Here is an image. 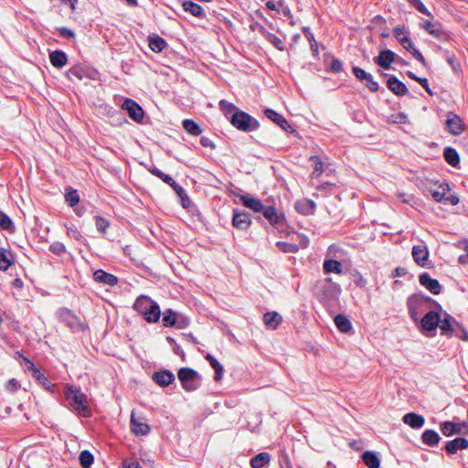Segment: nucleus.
I'll return each mask as SVG.
<instances>
[{
  "mask_svg": "<svg viewBox=\"0 0 468 468\" xmlns=\"http://www.w3.org/2000/svg\"><path fill=\"white\" fill-rule=\"evenodd\" d=\"M95 225H96L97 230L102 234L106 233L107 229L110 226L109 221L101 216L95 217Z\"/></svg>",
  "mask_w": 468,
  "mask_h": 468,
  "instance_id": "3c124183",
  "label": "nucleus"
},
{
  "mask_svg": "<svg viewBox=\"0 0 468 468\" xmlns=\"http://www.w3.org/2000/svg\"><path fill=\"white\" fill-rule=\"evenodd\" d=\"M355 77L363 83L370 91L376 92L379 89V85L374 80L372 74L365 71L363 69L355 66L352 69Z\"/></svg>",
  "mask_w": 468,
  "mask_h": 468,
  "instance_id": "39448f33",
  "label": "nucleus"
},
{
  "mask_svg": "<svg viewBox=\"0 0 468 468\" xmlns=\"http://www.w3.org/2000/svg\"><path fill=\"white\" fill-rule=\"evenodd\" d=\"M282 321V317L277 312H268L263 315L264 324L270 329H276Z\"/></svg>",
  "mask_w": 468,
  "mask_h": 468,
  "instance_id": "bb28decb",
  "label": "nucleus"
},
{
  "mask_svg": "<svg viewBox=\"0 0 468 468\" xmlns=\"http://www.w3.org/2000/svg\"><path fill=\"white\" fill-rule=\"evenodd\" d=\"M276 247L282 252L285 253H295L299 250V246L293 243L278 241Z\"/></svg>",
  "mask_w": 468,
  "mask_h": 468,
  "instance_id": "49530a36",
  "label": "nucleus"
},
{
  "mask_svg": "<svg viewBox=\"0 0 468 468\" xmlns=\"http://www.w3.org/2000/svg\"><path fill=\"white\" fill-rule=\"evenodd\" d=\"M49 250L54 254L60 255L66 252V247L63 243L56 241L49 246Z\"/></svg>",
  "mask_w": 468,
  "mask_h": 468,
  "instance_id": "4d7b16f0",
  "label": "nucleus"
},
{
  "mask_svg": "<svg viewBox=\"0 0 468 468\" xmlns=\"http://www.w3.org/2000/svg\"><path fill=\"white\" fill-rule=\"evenodd\" d=\"M232 224L235 228L245 230L249 229L251 224L250 216L247 212H235L232 218Z\"/></svg>",
  "mask_w": 468,
  "mask_h": 468,
  "instance_id": "f3484780",
  "label": "nucleus"
},
{
  "mask_svg": "<svg viewBox=\"0 0 468 468\" xmlns=\"http://www.w3.org/2000/svg\"><path fill=\"white\" fill-rule=\"evenodd\" d=\"M468 447V440L465 438H456L448 441L445 445V450L449 453H455L459 449H466Z\"/></svg>",
  "mask_w": 468,
  "mask_h": 468,
  "instance_id": "a878e982",
  "label": "nucleus"
},
{
  "mask_svg": "<svg viewBox=\"0 0 468 468\" xmlns=\"http://www.w3.org/2000/svg\"><path fill=\"white\" fill-rule=\"evenodd\" d=\"M362 460L367 468H378L380 465V460L378 455L370 451H367L363 453Z\"/></svg>",
  "mask_w": 468,
  "mask_h": 468,
  "instance_id": "72a5a7b5",
  "label": "nucleus"
},
{
  "mask_svg": "<svg viewBox=\"0 0 468 468\" xmlns=\"http://www.w3.org/2000/svg\"><path fill=\"white\" fill-rule=\"evenodd\" d=\"M152 303L153 300L151 298L144 295H141L134 302L133 308L141 314H144Z\"/></svg>",
  "mask_w": 468,
  "mask_h": 468,
  "instance_id": "58836bf2",
  "label": "nucleus"
},
{
  "mask_svg": "<svg viewBox=\"0 0 468 468\" xmlns=\"http://www.w3.org/2000/svg\"><path fill=\"white\" fill-rule=\"evenodd\" d=\"M456 324L458 323L452 316L445 314L442 319L440 317V324L438 326L441 330V335L451 336L456 329Z\"/></svg>",
  "mask_w": 468,
  "mask_h": 468,
  "instance_id": "2eb2a0df",
  "label": "nucleus"
},
{
  "mask_svg": "<svg viewBox=\"0 0 468 468\" xmlns=\"http://www.w3.org/2000/svg\"><path fill=\"white\" fill-rule=\"evenodd\" d=\"M310 160L312 162H314V165L313 175L315 177H318L324 171L323 162L321 161V159L318 156H311Z\"/></svg>",
  "mask_w": 468,
  "mask_h": 468,
  "instance_id": "603ef678",
  "label": "nucleus"
},
{
  "mask_svg": "<svg viewBox=\"0 0 468 468\" xmlns=\"http://www.w3.org/2000/svg\"><path fill=\"white\" fill-rule=\"evenodd\" d=\"M406 50H408L410 53L413 54V50H418L415 48L414 43L412 42L411 38H406L404 39L403 43L400 44Z\"/></svg>",
  "mask_w": 468,
  "mask_h": 468,
  "instance_id": "052dcab7",
  "label": "nucleus"
},
{
  "mask_svg": "<svg viewBox=\"0 0 468 468\" xmlns=\"http://www.w3.org/2000/svg\"><path fill=\"white\" fill-rule=\"evenodd\" d=\"M177 377L181 382L183 388L186 391L196 390L200 383L198 373L189 367H182L178 370Z\"/></svg>",
  "mask_w": 468,
  "mask_h": 468,
  "instance_id": "20e7f679",
  "label": "nucleus"
},
{
  "mask_svg": "<svg viewBox=\"0 0 468 468\" xmlns=\"http://www.w3.org/2000/svg\"><path fill=\"white\" fill-rule=\"evenodd\" d=\"M183 127L189 134L194 136H197L202 133L200 126L193 120H185L183 122Z\"/></svg>",
  "mask_w": 468,
  "mask_h": 468,
  "instance_id": "a19ab883",
  "label": "nucleus"
},
{
  "mask_svg": "<svg viewBox=\"0 0 468 468\" xmlns=\"http://www.w3.org/2000/svg\"><path fill=\"white\" fill-rule=\"evenodd\" d=\"M239 199L243 206L253 210L254 212H261L264 208V205L258 198L250 197L248 195H241Z\"/></svg>",
  "mask_w": 468,
  "mask_h": 468,
  "instance_id": "b1692460",
  "label": "nucleus"
},
{
  "mask_svg": "<svg viewBox=\"0 0 468 468\" xmlns=\"http://www.w3.org/2000/svg\"><path fill=\"white\" fill-rule=\"evenodd\" d=\"M131 430L136 436H144L150 432V426L135 418L134 411L131 414Z\"/></svg>",
  "mask_w": 468,
  "mask_h": 468,
  "instance_id": "dca6fc26",
  "label": "nucleus"
},
{
  "mask_svg": "<svg viewBox=\"0 0 468 468\" xmlns=\"http://www.w3.org/2000/svg\"><path fill=\"white\" fill-rule=\"evenodd\" d=\"M264 113H265V116L271 120L273 122H275L276 124H278L282 130H284L285 132H293V129L292 127L291 126V124L286 121L285 118H283V116H282L280 113H278L277 112H275L274 110H271V109H266L264 111Z\"/></svg>",
  "mask_w": 468,
  "mask_h": 468,
  "instance_id": "f8f14e48",
  "label": "nucleus"
},
{
  "mask_svg": "<svg viewBox=\"0 0 468 468\" xmlns=\"http://www.w3.org/2000/svg\"><path fill=\"white\" fill-rule=\"evenodd\" d=\"M149 171L152 175L157 176L158 178H160L163 182H165L166 184L171 183L170 181L173 182V178L169 175L163 173L161 170H159L156 167L150 168Z\"/></svg>",
  "mask_w": 468,
  "mask_h": 468,
  "instance_id": "5fc2aeb1",
  "label": "nucleus"
},
{
  "mask_svg": "<svg viewBox=\"0 0 468 468\" xmlns=\"http://www.w3.org/2000/svg\"><path fill=\"white\" fill-rule=\"evenodd\" d=\"M153 380L161 387H167L175 380V376L169 370H162L154 373Z\"/></svg>",
  "mask_w": 468,
  "mask_h": 468,
  "instance_id": "aec40b11",
  "label": "nucleus"
},
{
  "mask_svg": "<svg viewBox=\"0 0 468 468\" xmlns=\"http://www.w3.org/2000/svg\"><path fill=\"white\" fill-rule=\"evenodd\" d=\"M453 335L464 341L468 340V333L465 331V329L458 323L456 324V329L453 332Z\"/></svg>",
  "mask_w": 468,
  "mask_h": 468,
  "instance_id": "bf43d9fd",
  "label": "nucleus"
},
{
  "mask_svg": "<svg viewBox=\"0 0 468 468\" xmlns=\"http://www.w3.org/2000/svg\"><path fill=\"white\" fill-rule=\"evenodd\" d=\"M143 316L148 323L158 322L161 316V311L158 303L153 301Z\"/></svg>",
  "mask_w": 468,
  "mask_h": 468,
  "instance_id": "393cba45",
  "label": "nucleus"
},
{
  "mask_svg": "<svg viewBox=\"0 0 468 468\" xmlns=\"http://www.w3.org/2000/svg\"><path fill=\"white\" fill-rule=\"evenodd\" d=\"M18 388H19V383L15 378L10 379L6 383V388L9 391L15 392L18 389Z\"/></svg>",
  "mask_w": 468,
  "mask_h": 468,
  "instance_id": "69168bd1",
  "label": "nucleus"
},
{
  "mask_svg": "<svg viewBox=\"0 0 468 468\" xmlns=\"http://www.w3.org/2000/svg\"><path fill=\"white\" fill-rule=\"evenodd\" d=\"M270 40L279 50L284 49L283 42L276 36L271 35Z\"/></svg>",
  "mask_w": 468,
  "mask_h": 468,
  "instance_id": "e2e57ef3",
  "label": "nucleus"
},
{
  "mask_svg": "<svg viewBox=\"0 0 468 468\" xmlns=\"http://www.w3.org/2000/svg\"><path fill=\"white\" fill-rule=\"evenodd\" d=\"M12 253L4 248H0V271H6L13 263Z\"/></svg>",
  "mask_w": 468,
  "mask_h": 468,
  "instance_id": "f704fd0d",
  "label": "nucleus"
},
{
  "mask_svg": "<svg viewBox=\"0 0 468 468\" xmlns=\"http://www.w3.org/2000/svg\"><path fill=\"white\" fill-rule=\"evenodd\" d=\"M219 108L229 119L233 114V112L239 111V109L234 104L229 102L226 100H221L219 101Z\"/></svg>",
  "mask_w": 468,
  "mask_h": 468,
  "instance_id": "a18cd8bd",
  "label": "nucleus"
},
{
  "mask_svg": "<svg viewBox=\"0 0 468 468\" xmlns=\"http://www.w3.org/2000/svg\"><path fill=\"white\" fill-rule=\"evenodd\" d=\"M456 424V434H468V423L463 421Z\"/></svg>",
  "mask_w": 468,
  "mask_h": 468,
  "instance_id": "680f3d73",
  "label": "nucleus"
},
{
  "mask_svg": "<svg viewBox=\"0 0 468 468\" xmlns=\"http://www.w3.org/2000/svg\"><path fill=\"white\" fill-rule=\"evenodd\" d=\"M0 228L5 230L15 229L12 219L3 211L0 210Z\"/></svg>",
  "mask_w": 468,
  "mask_h": 468,
  "instance_id": "de8ad7c7",
  "label": "nucleus"
},
{
  "mask_svg": "<svg viewBox=\"0 0 468 468\" xmlns=\"http://www.w3.org/2000/svg\"><path fill=\"white\" fill-rule=\"evenodd\" d=\"M331 68L335 72H340L343 69L342 62L338 59H333L331 63Z\"/></svg>",
  "mask_w": 468,
  "mask_h": 468,
  "instance_id": "338daca9",
  "label": "nucleus"
},
{
  "mask_svg": "<svg viewBox=\"0 0 468 468\" xmlns=\"http://www.w3.org/2000/svg\"><path fill=\"white\" fill-rule=\"evenodd\" d=\"M60 319L71 329L76 330L81 327L80 319L69 310H64L60 313Z\"/></svg>",
  "mask_w": 468,
  "mask_h": 468,
  "instance_id": "412c9836",
  "label": "nucleus"
},
{
  "mask_svg": "<svg viewBox=\"0 0 468 468\" xmlns=\"http://www.w3.org/2000/svg\"><path fill=\"white\" fill-rule=\"evenodd\" d=\"M388 88L396 95L403 96L408 93L406 85L398 80L397 77L391 76L387 81Z\"/></svg>",
  "mask_w": 468,
  "mask_h": 468,
  "instance_id": "6ab92c4d",
  "label": "nucleus"
},
{
  "mask_svg": "<svg viewBox=\"0 0 468 468\" xmlns=\"http://www.w3.org/2000/svg\"><path fill=\"white\" fill-rule=\"evenodd\" d=\"M205 358L209 362L211 367L215 370L214 379L216 381L221 380L224 371L222 365L210 354H207Z\"/></svg>",
  "mask_w": 468,
  "mask_h": 468,
  "instance_id": "473e14b6",
  "label": "nucleus"
},
{
  "mask_svg": "<svg viewBox=\"0 0 468 468\" xmlns=\"http://www.w3.org/2000/svg\"><path fill=\"white\" fill-rule=\"evenodd\" d=\"M122 108L127 111L130 118L133 121L140 122L144 118V111L142 107L131 99H126L122 104Z\"/></svg>",
  "mask_w": 468,
  "mask_h": 468,
  "instance_id": "6e6552de",
  "label": "nucleus"
},
{
  "mask_svg": "<svg viewBox=\"0 0 468 468\" xmlns=\"http://www.w3.org/2000/svg\"><path fill=\"white\" fill-rule=\"evenodd\" d=\"M59 33L62 37H66V38H69V37H74V33L72 30L67 28V27H62L59 29Z\"/></svg>",
  "mask_w": 468,
  "mask_h": 468,
  "instance_id": "774afa93",
  "label": "nucleus"
},
{
  "mask_svg": "<svg viewBox=\"0 0 468 468\" xmlns=\"http://www.w3.org/2000/svg\"><path fill=\"white\" fill-rule=\"evenodd\" d=\"M403 422L413 429H420L425 423L423 416L414 412L407 413L403 416Z\"/></svg>",
  "mask_w": 468,
  "mask_h": 468,
  "instance_id": "4be33fe9",
  "label": "nucleus"
},
{
  "mask_svg": "<svg viewBox=\"0 0 468 468\" xmlns=\"http://www.w3.org/2000/svg\"><path fill=\"white\" fill-rule=\"evenodd\" d=\"M27 363L29 366L27 368L29 370H32V376L46 388L49 389L50 382L48 379L45 377L43 373L40 372L38 368H37L31 361L27 360Z\"/></svg>",
  "mask_w": 468,
  "mask_h": 468,
  "instance_id": "c756f323",
  "label": "nucleus"
},
{
  "mask_svg": "<svg viewBox=\"0 0 468 468\" xmlns=\"http://www.w3.org/2000/svg\"><path fill=\"white\" fill-rule=\"evenodd\" d=\"M323 270L325 274L332 272L340 274L343 271V267L340 261L329 259L324 261Z\"/></svg>",
  "mask_w": 468,
  "mask_h": 468,
  "instance_id": "c85d7f7f",
  "label": "nucleus"
},
{
  "mask_svg": "<svg viewBox=\"0 0 468 468\" xmlns=\"http://www.w3.org/2000/svg\"><path fill=\"white\" fill-rule=\"evenodd\" d=\"M335 324L342 333H349L352 330L351 322L343 314H337L335 317Z\"/></svg>",
  "mask_w": 468,
  "mask_h": 468,
  "instance_id": "e433bc0d",
  "label": "nucleus"
},
{
  "mask_svg": "<svg viewBox=\"0 0 468 468\" xmlns=\"http://www.w3.org/2000/svg\"><path fill=\"white\" fill-rule=\"evenodd\" d=\"M65 398L69 404L83 417H89L91 413L87 405V397L80 388L74 386H68L65 391Z\"/></svg>",
  "mask_w": 468,
  "mask_h": 468,
  "instance_id": "f257e3e1",
  "label": "nucleus"
},
{
  "mask_svg": "<svg viewBox=\"0 0 468 468\" xmlns=\"http://www.w3.org/2000/svg\"><path fill=\"white\" fill-rule=\"evenodd\" d=\"M450 191L447 185H441L436 189L431 191L432 197L438 202H447L449 197L446 196Z\"/></svg>",
  "mask_w": 468,
  "mask_h": 468,
  "instance_id": "4c0bfd02",
  "label": "nucleus"
},
{
  "mask_svg": "<svg viewBox=\"0 0 468 468\" xmlns=\"http://www.w3.org/2000/svg\"><path fill=\"white\" fill-rule=\"evenodd\" d=\"M93 279L99 283L110 286H114L118 283V278L115 275L108 273L101 269L94 271Z\"/></svg>",
  "mask_w": 468,
  "mask_h": 468,
  "instance_id": "a211bd4d",
  "label": "nucleus"
},
{
  "mask_svg": "<svg viewBox=\"0 0 468 468\" xmlns=\"http://www.w3.org/2000/svg\"><path fill=\"white\" fill-rule=\"evenodd\" d=\"M443 156L446 162L453 167L457 166L460 163L459 154L452 147H446L443 152Z\"/></svg>",
  "mask_w": 468,
  "mask_h": 468,
  "instance_id": "c9c22d12",
  "label": "nucleus"
},
{
  "mask_svg": "<svg viewBox=\"0 0 468 468\" xmlns=\"http://www.w3.org/2000/svg\"><path fill=\"white\" fill-rule=\"evenodd\" d=\"M412 258L420 267H425L429 259V250L423 244L414 245L412 248Z\"/></svg>",
  "mask_w": 468,
  "mask_h": 468,
  "instance_id": "1a4fd4ad",
  "label": "nucleus"
},
{
  "mask_svg": "<svg viewBox=\"0 0 468 468\" xmlns=\"http://www.w3.org/2000/svg\"><path fill=\"white\" fill-rule=\"evenodd\" d=\"M446 129L450 133L459 135L464 131V123L460 116L453 112H449L447 114Z\"/></svg>",
  "mask_w": 468,
  "mask_h": 468,
  "instance_id": "423d86ee",
  "label": "nucleus"
},
{
  "mask_svg": "<svg viewBox=\"0 0 468 468\" xmlns=\"http://www.w3.org/2000/svg\"><path fill=\"white\" fill-rule=\"evenodd\" d=\"M407 119L406 114L399 112L390 115L388 121L392 123H406Z\"/></svg>",
  "mask_w": 468,
  "mask_h": 468,
  "instance_id": "13d9d810",
  "label": "nucleus"
},
{
  "mask_svg": "<svg viewBox=\"0 0 468 468\" xmlns=\"http://www.w3.org/2000/svg\"><path fill=\"white\" fill-rule=\"evenodd\" d=\"M229 121L234 127L243 132L255 131L259 128L257 120L239 110L233 112Z\"/></svg>",
  "mask_w": 468,
  "mask_h": 468,
  "instance_id": "7ed1b4c3",
  "label": "nucleus"
},
{
  "mask_svg": "<svg viewBox=\"0 0 468 468\" xmlns=\"http://www.w3.org/2000/svg\"><path fill=\"white\" fill-rule=\"evenodd\" d=\"M166 46L164 38L154 36L149 37V48L154 52H161Z\"/></svg>",
  "mask_w": 468,
  "mask_h": 468,
  "instance_id": "ea45409f",
  "label": "nucleus"
},
{
  "mask_svg": "<svg viewBox=\"0 0 468 468\" xmlns=\"http://www.w3.org/2000/svg\"><path fill=\"white\" fill-rule=\"evenodd\" d=\"M80 463L82 468H89L93 463V455L87 450L82 451L79 456Z\"/></svg>",
  "mask_w": 468,
  "mask_h": 468,
  "instance_id": "37998d69",
  "label": "nucleus"
},
{
  "mask_svg": "<svg viewBox=\"0 0 468 468\" xmlns=\"http://www.w3.org/2000/svg\"><path fill=\"white\" fill-rule=\"evenodd\" d=\"M67 229V235L68 237L75 239V240H80L82 239L81 234L78 230L77 227L70 224V225H65Z\"/></svg>",
  "mask_w": 468,
  "mask_h": 468,
  "instance_id": "864d4df0",
  "label": "nucleus"
},
{
  "mask_svg": "<svg viewBox=\"0 0 468 468\" xmlns=\"http://www.w3.org/2000/svg\"><path fill=\"white\" fill-rule=\"evenodd\" d=\"M419 282L423 287H425L433 294H439L441 291V286L439 281L432 279L427 272L420 275Z\"/></svg>",
  "mask_w": 468,
  "mask_h": 468,
  "instance_id": "9d476101",
  "label": "nucleus"
},
{
  "mask_svg": "<svg viewBox=\"0 0 468 468\" xmlns=\"http://www.w3.org/2000/svg\"><path fill=\"white\" fill-rule=\"evenodd\" d=\"M409 3L410 4V5L415 7L419 12L429 16H431V12L426 8L424 4L420 0H409Z\"/></svg>",
  "mask_w": 468,
  "mask_h": 468,
  "instance_id": "6e6d98bb",
  "label": "nucleus"
},
{
  "mask_svg": "<svg viewBox=\"0 0 468 468\" xmlns=\"http://www.w3.org/2000/svg\"><path fill=\"white\" fill-rule=\"evenodd\" d=\"M441 431L447 437L456 434V424L452 421H444L441 423Z\"/></svg>",
  "mask_w": 468,
  "mask_h": 468,
  "instance_id": "09e8293b",
  "label": "nucleus"
},
{
  "mask_svg": "<svg viewBox=\"0 0 468 468\" xmlns=\"http://www.w3.org/2000/svg\"><path fill=\"white\" fill-rule=\"evenodd\" d=\"M178 314L172 309H166L163 313L162 323L165 327L177 326L178 328L185 327L187 323L185 321L177 322Z\"/></svg>",
  "mask_w": 468,
  "mask_h": 468,
  "instance_id": "9b49d317",
  "label": "nucleus"
},
{
  "mask_svg": "<svg viewBox=\"0 0 468 468\" xmlns=\"http://www.w3.org/2000/svg\"><path fill=\"white\" fill-rule=\"evenodd\" d=\"M49 60L52 66L62 68L67 63V56L62 50H55L49 54Z\"/></svg>",
  "mask_w": 468,
  "mask_h": 468,
  "instance_id": "cd10ccee",
  "label": "nucleus"
},
{
  "mask_svg": "<svg viewBox=\"0 0 468 468\" xmlns=\"http://www.w3.org/2000/svg\"><path fill=\"white\" fill-rule=\"evenodd\" d=\"M440 314L434 311L428 312L420 320L421 327L426 331L434 330L440 324Z\"/></svg>",
  "mask_w": 468,
  "mask_h": 468,
  "instance_id": "4468645a",
  "label": "nucleus"
},
{
  "mask_svg": "<svg viewBox=\"0 0 468 468\" xmlns=\"http://www.w3.org/2000/svg\"><path fill=\"white\" fill-rule=\"evenodd\" d=\"M396 55L393 51L389 49L381 50L378 57L374 58V61L379 67L388 69L390 68V64L395 61Z\"/></svg>",
  "mask_w": 468,
  "mask_h": 468,
  "instance_id": "ddd939ff",
  "label": "nucleus"
},
{
  "mask_svg": "<svg viewBox=\"0 0 468 468\" xmlns=\"http://www.w3.org/2000/svg\"><path fill=\"white\" fill-rule=\"evenodd\" d=\"M65 199L69 206L74 207L80 201V196L78 191L73 189L68 191L65 195Z\"/></svg>",
  "mask_w": 468,
  "mask_h": 468,
  "instance_id": "8fccbe9b",
  "label": "nucleus"
},
{
  "mask_svg": "<svg viewBox=\"0 0 468 468\" xmlns=\"http://www.w3.org/2000/svg\"><path fill=\"white\" fill-rule=\"evenodd\" d=\"M124 468H142L137 461L132 459H126L123 461Z\"/></svg>",
  "mask_w": 468,
  "mask_h": 468,
  "instance_id": "0e129e2a",
  "label": "nucleus"
},
{
  "mask_svg": "<svg viewBox=\"0 0 468 468\" xmlns=\"http://www.w3.org/2000/svg\"><path fill=\"white\" fill-rule=\"evenodd\" d=\"M393 35L396 39L402 44L404 39L410 37V33L404 26H397L393 29Z\"/></svg>",
  "mask_w": 468,
  "mask_h": 468,
  "instance_id": "c03bdc74",
  "label": "nucleus"
},
{
  "mask_svg": "<svg viewBox=\"0 0 468 468\" xmlns=\"http://www.w3.org/2000/svg\"><path fill=\"white\" fill-rule=\"evenodd\" d=\"M269 223L276 228L282 227L284 223V216L279 213L273 206H268L261 211Z\"/></svg>",
  "mask_w": 468,
  "mask_h": 468,
  "instance_id": "0eeeda50",
  "label": "nucleus"
},
{
  "mask_svg": "<svg viewBox=\"0 0 468 468\" xmlns=\"http://www.w3.org/2000/svg\"><path fill=\"white\" fill-rule=\"evenodd\" d=\"M182 7L186 12L190 13L196 17L204 18L206 16V13L202 6L190 0H184L182 3Z\"/></svg>",
  "mask_w": 468,
  "mask_h": 468,
  "instance_id": "5701e85b",
  "label": "nucleus"
},
{
  "mask_svg": "<svg viewBox=\"0 0 468 468\" xmlns=\"http://www.w3.org/2000/svg\"><path fill=\"white\" fill-rule=\"evenodd\" d=\"M422 442L428 446H435L440 442L441 437L433 430H426L421 435Z\"/></svg>",
  "mask_w": 468,
  "mask_h": 468,
  "instance_id": "2f4dec72",
  "label": "nucleus"
},
{
  "mask_svg": "<svg viewBox=\"0 0 468 468\" xmlns=\"http://www.w3.org/2000/svg\"><path fill=\"white\" fill-rule=\"evenodd\" d=\"M433 303H435V301L424 294L416 293L410 296L407 305L411 319L418 321L420 314L426 309L431 308Z\"/></svg>",
  "mask_w": 468,
  "mask_h": 468,
  "instance_id": "f03ea898",
  "label": "nucleus"
},
{
  "mask_svg": "<svg viewBox=\"0 0 468 468\" xmlns=\"http://www.w3.org/2000/svg\"><path fill=\"white\" fill-rule=\"evenodd\" d=\"M271 461V455L268 452H261L250 459V466L252 468H262L269 464Z\"/></svg>",
  "mask_w": 468,
  "mask_h": 468,
  "instance_id": "7c9ffc66",
  "label": "nucleus"
},
{
  "mask_svg": "<svg viewBox=\"0 0 468 468\" xmlns=\"http://www.w3.org/2000/svg\"><path fill=\"white\" fill-rule=\"evenodd\" d=\"M422 27L432 37H441V29L439 23H433L431 21H426Z\"/></svg>",
  "mask_w": 468,
  "mask_h": 468,
  "instance_id": "79ce46f5",
  "label": "nucleus"
}]
</instances>
